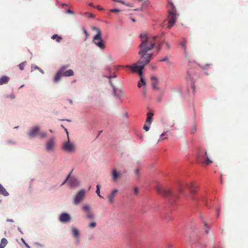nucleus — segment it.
I'll return each instance as SVG.
<instances>
[{
    "instance_id": "1",
    "label": "nucleus",
    "mask_w": 248,
    "mask_h": 248,
    "mask_svg": "<svg viewBox=\"0 0 248 248\" xmlns=\"http://www.w3.org/2000/svg\"><path fill=\"white\" fill-rule=\"evenodd\" d=\"M168 1L170 7L169 10V21L167 27L169 29H170L175 24L178 15L177 14L176 9L170 0H168Z\"/></svg>"
},
{
    "instance_id": "2",
    "label": "nucleus",
    "mask_w": 248,
    "mask_h": 248,
    "mask_svg": "<svg viewBox=\"0 0 248 248\" xmlns=\"http://www.w3.org/2000/svg\"><path fill=\"white\" fill-rule=\"evenodd\" d=\"M141 43L139 46L140 49L146 48V51L151 50L155 46V43L147 36L146 33L140 35Z\"/></svg>"
},
{
    "instance_id": "3",
    "label": "nucleus",
    "mask_w": 248,
    "mask_h": 248,
    "mask_svg": "<svg viewBox=\"0 0 248 248\" xmlns=\"http://www.w3.org/2000/svg\"><path fill=\"white\" fill-rule=\"evenodd\" d=\"M146 48L140 49L139 54L140 55V58L138 61L137 63L140 65H144L146 66L151 61L153 56V53H148L146 51Z\"/></svg>"
},
{
    "instance_id": "4",
    "label": "nucleus",
    "mask_w": 248,
    "mask_h": 248,
    "mask_svg": "<svg viewBox=\"0 0 248 248\" xmlns=\"http://www.w3.org/2000/svg\"><path fill=\"white\" fill-rule=\"evenodd\" d=\"M92 29L96 31L97 34L93 38V42L101 49H104L105 46L102 39V32L101 30L97 27H93Z\"/></svg>"
},
{
    "instance_id": "5",
    "label": "nucleus",
    "mask_w": 248,
    "mask_h": 248,
    "mask_svg": "<svg viewBox=\"0 0 248 248\" xmlns=\"http://www.w3.org/2000/svg\"><path fill=\"white\" fill-rule=\"evenodd\" d=\"M118 67L130 68L133 73H138L140 78L143 77L142 70L145 67L144 65H137V63H134L132 65H126L124 66L119 65Z\"/></svg>"
},
{
    "instance_id": "6",
    "label": "nucleus",
    "mask_w": 248,
    "mask_h": 248,
    "mask_svg": "<svg viewBox=\"0 0 248 248\" xmlns=\"http://www.w3.org/2000/svg\"><path fill=\"white\" fill-rule=\"evenodd\" d=\"M62 149L68 152H73L75 151V146L74 143L70 141L69 137H68V141L63 143Z\"/></svg>"
},
{
    "instance_id": "7",
    "label": "nucleus",
    "mask_w": 248,
    "mask_h": 248,
    "mask_svg": "<svg viewBox=\"0 0 248 248\" xmlns=\"http://www.w3.org/2000/svg\"><path fill=\"white\" fill-rule=\"evenodd\" d=\"M186 187L189 188L191 193L193 194L196 192L195 189L197 187V186H195L194 182H191L189 185L186 184H181L179 187V191L180 192H182L183 189Z\"/></svg>"
},
{
    "instance_id": "8",
    "label": "nucleus",
    "mask_w": 248,
    "mask_h": 248,
    "mask_svg": "<svg viewBox=\"0 0 248 248\" xmlns=\"http://www.w3.org/2000/svg\"><path fill=\"white\" fill-rule=\"evenodd\" d=\"M156 189L159 194L163 196L168 197L171 195V191L169 188H164L160 185L156 186Z\"/></svg>"
},
{
    "instance_id": "9",
    "label": "nucleus",
    "mask_w": 248,
    "mask_h": 248,
    "mask_svg": "<svg viewBox=\"0 0 248 248\" xmlns=\"http://www.w3.org/2000/svg\"><path fill=\"white\" fill-rule=\"evenodd\" d=\"M85 195V191L83 189L79 191L76 195L74 199V204L76 205L79 203L84 199Z\"/></svg>"
},
{
    "instance_id": "10",
    "label": "nucleus",
    "mask_w": 248,
    "mask_h": 248,
    "mask_svg": "<svg viewBox=\"0 0 248 248\" xmlns=\"http://www.w3.org/2000/svg\"><path fill=\"white\" fill-rule=\"evenodd\" d=\"M55 141L54 138H51L46 142V149L49 152L52 151L55 147Z\"/></svg>"
},
{
    "instance_id": "11",
    "label": "nucleus",
    "mask_w": 248,
    "mask_h": 248,
    "mask_svg": "<svg viewBox=\"0 0 248 248\" xmlns=\"http://www.w3.org/2000/svg\"><path fill=\"white\" fill-rule=\"evenodd\" d=\"M69 67V65H64L62 66L59 69V71L56 73L54 78V81L55 82L58 81L62 76V72L66 69Z\"/></svg>"
},
{
    "instance_id": "12",
    "label": "nucleus",
    "mask_w": 248,
    "mask_h": 248,
    "mask_svg": "<svg viewBox=\"0 0 248 248\" xmlns=\"http://www.w3.org/2000/svg\"><path fill=\"white\" fill-rule=\"evenodd\" d=\"M39 132V127L38 126L32 127L29 131L28 135L30 138H34L38 134Z\"/></svg>"
},
{
    "instance_id": "13",
    "label": "nucleus",
    "mask_w": 248,
    "mask_h": 248,
    "mask_svg": "<svg viewBox=\"0 0 248 248\" xmlns=\"http://www.w3.org/2000/svg\"><path fill=\"white\" fill-rule=\"evenodd\" d=\"M59 218L62 222H68L71 218L68 214L63 213L60 215Z\"/></svg>"
},
{
    "instance_id": "14",
    "label": "nucleus",
    "mask_w": 248,
    "mask_h": 248,
    "mask_svg": "<svg viewBox=\"0 0 248 248\" xmlns=\"http://www.w3.org/2000/svg\"><path fill=\"white\" fill-rule=\"evenodd\" d=\"M151 80L152 81V85L153 89L159 90V88L157 87V85L158 83V79L155 77H152L151 78Z\"/></svg>"
},
{
    "instance_id": "15",
    "label": "nucleus",
    "mask_w": 248,
    "mask_h": 248,
    "mask_svg": "<svg viewBox=\"0 0 248 248\" xmlns=\"http://www.w3.org/2000/svg\"><path fill=\"white\" fill-rule=\"evenodd\" d=\"M118 190L117 189H114L112 192L108 195V201L110 203H112L113 202L114 198L115 197L116 195L118 193Z\"/></svg>"
},
{
    "instance_id": "16",
    "label": "nucleus",
    "mask_w": 248,
    "mask_h": 248,
    "mask_svg": "<svg viewBox=\"0 0 248 248\" xmlns=\"http://www.w3.org/2000/svg\"><path fill=\"white\" fill-rule=\"evenodd\" d=\"M68 183L72 187L77 186L79 184L78 180L75 178H71L69 180Z\"/></svg>"
},
{
    "instance_id": "17",
    "label": "nucleus",
    "mask_w": 248,
    "mask_h": 248,
    "mask_svg": "<svg viewBox=\"0 0 248 248\" xmlns=\"http://www.w3.org/2000/svg\"><path fill=\"white\" fill-rule=\"evenodd\" d=\"M121 174H119L117 171V170L116 169H113L112 171V179L113 181L114 182H116L118 180V178L119 176L121 175Z\"/></svg>"
},
{
    "instance_id": "18",
    "label": "nucleus",
    "mask_w": 248,
    "mask_h": 248,
    "mask_svg": "<svg viewBox=\"0 0 248 248\" xmlns=\"http://www.w3.org/2000/svg\"><path fill=\"white\" fill-rule=\"evenodd\" d=\"M198 161L201 162L202 164H205L206 166L212 162V161L210 160L208 157H207L205 160H203V159L201 158L200 156L198 157Z\"/></svg>"
},
{
    "instance_id": "19",
    "label": "nucleus",
    "mask_w": 248,
    "mask_h": 248,
    "mask_svg": "<svg viewBox=\"0 0 248 248\" xmlns=\"http://www.w3.org/2000/svg\"><path fill=\"white\" fill-rule=\"evenodd\" d=\"M62 76L64 77H70L74 75V72L72 70L69 69L66 70V69L62 72Z\"/></svg>"
},
{
    "instance_id": "20",
    "label": "nucleus",
    "mask_w": 248,
    "mask_h": 248,
    "mask_svg": "<svg viewBox=\"0 0 248 248\" xmlns=\"http://www.w3.org/2000/svg\"><path fill=\"white\" fill-rule=\"evenodd\" d=\"M153 113L152 112H148L147 114V119L146 120V123H148L149 125L151 124L152 122V117L153 116Z\"/></svg>"
},
{
    "instance_id": "21",
    "label": "nucleus",
    "mask_w": 248,
    "mask_h": 248,
    "mask_svg": "<svg viewBox=\"0 0 248 248\" xmlns=\"http://www.w3.org/2000/svg\"><path fill=\"white\" fill-rule=\"evenodd\" d=\"M9 80V78L7 76H2L0 78V85L7 83Z\"/></svg>"
},
{
    "instance_id": "22",
    "label": "nucleus",
    "mask_w": 248,
    "mask_h": 248,
    "mask_svg": "<svg viewBox=\"0 0 248 248\" xmlns=\"http://www.w3.org/2000/svg\"><path fill=\"white\" fill-rule=\"evenodd\" d=\"M0 194L4 196H7L9 195L8 192L1 184H0Z\"/></svg>"
},
{
    "instance_id": "23",
    "label": "nucleus",
    "mask_w": 248,
    "mask_h": 248,
    "mask_svg": "<svg viewBox=\"0 0 248 248\" xmlns=\"http://www.w3.org/2000/svg\"><path fill=\"white\" fill-rule=\"evenodd\" d=\"M86 217V218H87L89 220H93L94 219L95 216H94V215L93 214V213L92 211H90V212L87 213Z\"/></svg>"
},
{
    "instance_id": "24",
    "label": "nucleus",
    "mask_w": 248,
    "mask_h": 248,
    "mask_svg": "<svg viewBox=\"0 0 248 248\" xmlns=\"http://www.w3.org/2000/svg\"><path fill=\"white\" fill-rule=\"evenodd\" d=\"M72 230L74 236L77 238H78L80 236L78 230L76 228H73Z\"/></svg>"
},
{
    "instance_id": "25",
    "label": "nucleus",
    "mask_w": 248,
    "mask_h": 248,
    "mask_svg": "<svg viewBox=\"0 0 248 248\" xmlns=\"http://www.w3.org/2000/svg\"><path fill=\"white\" fill-rule=\"evenodd\" d=\"M8 241L7 240L3 238L1 239L0 244V248H4L6 245L7 244Z\"/></svg>"
},
{
    "instance_id": "26",
    "label": "nucleus",
    "mask_w": 248,
    "mask_h": 248,
    "mask_svg": "<svg viewBox=\"0 0 248 248\" xmlns=\"http://www.w3.org/2000/svg\"><path fill=\"white\" fill-rule=\"evenodd\" d=\"M51 38L53 40L56 39L57 42H60L62 40V37L58 34H54L52 36Z\"/></svg>"
},
{
    "instance_id": "27",
    "label": "nucleus",
    "mask_w": 248,
    "mask_h": 248,
    "mask_svg": "<svg viewBox=\"0 0 248 248\" xmlns=\"http://www.w3.org/2000/svg\"><path fill=\"white\" fill-rule=\"evenodd\" d=\"M82 209L85 212L87 213L91 211L90 210V207L87 204L83 205L82 206Z\"/></svg>"
},
{
    "instance_id": "28",
    "label": "nucleus",
    "mask_w": 248,
    "mask_h": 248,
    "mask_svg": "<svg viewBox=\"0 0 248 248\" xmlns=\"http://www.w3.org/2000/svg\"><path fill=\"white\" fill-rule=\"evenodd\" d=\"M186 41L185 39L184 38L183 42L180 43V45L183 47L185 51L186 50Z\"/></svg>"
},
{
    "instance_id": "29",
    "label": "nucleus",
    "mask_w": 248,
    "mask_h": 248,
    "mask_svg": "<svg viewBox=\"0 0 248 248\" xmlns=\"http://www.w3.org/2000/svg\"><path fill=\"white\" fill-rule=\"evenodd\" d=\"M27 62H24L18 65V67L21 70H23L24 69L25 65H26Z\"/></svg>"
},
{
    "instance_id": "30",
    "label": "nucleus",
    "mask_w": 248,
    "mask_h": 248,
    "mask_svg": "<svg viewBox=\"0 0 248 248\" xmlns=\"http://www.w3.org/2000/svg\"><path fill=\"white\" fill-rule=\"evenodd\" d=\"M192 248H205V246L199 244H195L192 246Z\"/></svg>"
},
{
    "instance_id": "31",
    "label": "nucleus",
    "mask_w": 248,
    "mask_h": 248,
    "mask_svg": "<svg viewBox=\"0 0 248 248\" xmlns=\"http://www.w3.org/2000/svg\"><path fill=\"white\" fill-rule=\"evenodd\" d=\"M96 226V223L95 221H92L89 224V227L90 228H94Z\"/></svg>"
},
{
    "instance_id": "32",
    "label": "nucleus",
    "mask_w": 248,
    "mask_h": 248,
    "mask_svg": "<svg viewBox=\"0 0 248 248\" xmlns=\"http://www.w3.org/2000/svg\"><path fill=\"white\" fill-rule=\"evenodd\" d=\"M38 135L42 138H44L46 137V134L44 132H39Z\"/></svg>"
},
{
    "instance_id": "33",
    "label": "nucleus",
    "mask_w": 248,
    "mask_h": 248,
    "mask_svg": "<svg viewBox=\"0 0 248 248\" xmlns=\"http://www.w3.org/2000/svg\"><path fill=\"white\" fill-rule=\"evenodd\" d=\"M96 193L97 194V195H98V196H99L100 197L102 198V196L100 194V186L99 185H97V186H96Z\"/></svg>"
},
{
    "instance_id": "34",
    "label": "nucleus",
    "mask_w": 248,
    "mask_h": 248,
    "mask_svg": "<svg viewBox=\"0 0 248 248\" xmlns=\"http://www.w3.org/2000/svg\"><path fill=\"white\" fill-rule=\"evenodd\" d=\"M143 129L146 131H148L150 129V125L148 123H146L143 126Z\"/></svg>"
},
{
    "instance_id": "35",
    "label": "nucleus",
    "mask_w": 248,
    "mask_h": 248,
    "mask_svg": "<svg viewBox=\"0 0 248 248\" xmlns=\"http://www.w3.org/2000/svg\"><path fill=\"white\" fill-rule=\"evenodd\" d=\"M135 174H136V178L137 179H139V177H140V170L139 169H137L136 170H135Z\"/></svg>"
},
{
    "instance_id": "36",
    "label": "nucleus",
    "mask_w": 248,
    "mask_h": 248,
    "mask_svg": "<svg viewBox=\"0 0 248 248\" xmlns=\"http://www.w3.org/2000/svg\"><path fill=\"white\" fill-rule=\"evenodd\" d=\"M120 11H121V10L118 9H112L110 10V12L112 13H118Z\"/></svg>"
},
{
    "instance_id": "37",
    "label": "nucleus",
    "mask_w": 248,
    "mask_h": 248,
    "mask_svg": "<svg viewBox=\"0 0 248 248\" xmlns=\"http://www.w3.org/2000/svg\"><path fill=\"white\" fill-rule=\"evenodd\" d=\"M139 192V189H138V187H135L134 188V194H135V195H138Z\"/></svg>"
},
{
    "instance_id": "38",
    "label": "nucleus",
    "mask_w": 248,
    "mask_h": 248,
    "mask_svg": "<svg viewBox=\"0 0 248 248\" xmlns=\"http://www.w3.org/2000/svg\"><path fill=\"white\" fill-rule=\"evenodd\" d=\"M196 125H194L191 129V133L193 134L196 130Z\"/></svg>"
},
{
    "instance_id": "39",
    "label": "nucleus",
    "mask_w": 248,
    "mask_h": 248,
    "mask_svg": "<svg viewBox=\"0 0 248 248\" xmlns=\"http://www.w3.org/2000/svg\"><path fill=\"white\" fill-rule=\"evenodd\" d=\"M160 62H167L168 63H170V62L168 60V58L166 56L164 58L160 60Z\"/></svg>"
},
{
    "instance_id": "40",
    "label": "nucleus",
    "mask_w": 248,
    "mask_h": 248,
    "mask_svg": "<svg viewBox=\"0 0 248 248\" xmlns=\"http://www.w3.org/2000/svg\"><path fill=\"white\" fill-rule=\"evenodd\" d=\"M85 15L88 16L89 17H90V18H93V17H94V16L92 14H90V13H89L88 12L85 13Z\"/></svg>"
},
{
    "instance_id": "41",
    "label": "nucleus",
    "mask_w": 248,
    "mask_h": 248,
    "mask_svg": "<svg viewBox=\"0 0 248 248\" xmlns=\"http://www.w3.org/2000/svg\"><path fill=\"white\" fill-rule=\"evenodd\" d=\"M70 173L68 176L67 177V178H66V179L64 180V181L62 183V186L64 184H65L68 180V179H69V177H70Z\"/></svg>"
},
{
    "instance_id": "42",
    "label": "nucleus",
    "mask_w": 248,
    "mask_h": 248,
    "mask_svg": "<svg viewBox=\"0 0 248 248\" xmlns=\"http://www.w3.org/2000/svg\"><path fill=\"white\" fill-rule=\"evenodd\" d=\"M83 30H84V32L86 35V38L85 39V40H86L87 39L88 37L89 36V34L88 33L87 31L85 29H84Z\"/></svg>"
},
{
    "instance_id": "43",
    "label": "nucleus",
    "mask_w": 248,
    "mask_h": 248,
    "mask_svg": "<svg viewBox=\"0 0 248 248\" xmlns=\"http://www.w3.org/2000/svg\"><path fill=\"white\" fill-rule=\"evenodd\" d=\"M140 81L143 84V85H145L146 84V82L143 78V77H141L140 78Z\"/></svg>"
},
{
    "instance_id": "44",
    "label": "nucleus",
    "mask_w": 248,
    "mask_h": 248,
    "mask_svg": "<svg viewBox=\"0 0 248 248\" xmlns=\"http://www.w3.org/2000/svg\"><path fill=\"white\" fill-rule=\"evenodd\" d=\"M186 78L187 79H190V80H192V78H191L190 74V71H188V72H187Z\"/></svg>"
},
{
    "instance_id": "45",
    "label": "nucleus",
    "mask_w": 248,
    "mask_h": 248,
    "mask_svg": "<svg viewBox=\"0 0 248 248\" xmlns=\"http://www.w3.org/2000/svg\"><path fill=\"white\" fill-rule=\"evenodd\" d=\"M204 226H205V228H204L205 231L207 233H208L209 232V231L208 230V227L207 226V224L205 222H204Z\"/></svg>"
},
{
    "instance_id": "46",
    "label": "nucleus",
    "mask_w": 248,
    "mask_h": 248,
    "mask_svg": "<svg viewBox=\"0 0 248 248\" xmlns=\"http://www.w3.org/2000/svg\"><path fill=\"white\" fill-rule=\"evenodd\" d=\"M165 45H166V48L167 50H170V45L167 43L166 42L165 43Z\"/></svg>"
},
{
    "instance_id": "47",
    "label": "nucleus",
    "mask_w": 248,
    "mask_h": 248,
    "mask_svg": "<svg viewBox=\"0 0 248 248\" xmlns=\"http://www.w3.org/2000/svg\"><path fill=\"white\" fill-rule=\"evenodd\" d=\"M67 14H72V15H74V12H73L72 11H71V10H67L66 12H65Z\"/></svg>"
},
{
    "instance_id": "48",
    "label": "nucleus",
    "mask_w": 248,
    "mask_h": 248,
    "mask_svg": "<svg viewBox=\"0 0 248 248\" xmlns=\"http://www.w3.org/2000/svg\"><path fill=\"white\" fill-rule=\"evenodd\" d=\"M151 68L153 70H155L157 68V66L155 64H152L151 65Z\"/></svg>"
},
{
    "instance_id": "49",
    "label": "nucleus",
    "mask_w": 248,
    "mask_h": 248,
    "mask_svg": "<svg viewBox=\"0 0 248 248\" xmlns=\"http://www.w3.org/2000/svg\"><path fill=\"white\" fill-rule=\"evenodd\" d=\"M34 69H37V70H39L41 72H42V73H43V71H42V70L39 68L38 67V66H34Z\"/></svg>"
},
{
    "instance_id": "50",
    "label": "nucleus",
    "mask_w": 248,
    "mask_h": 248,
    "mask_svg": "<svg viewBox=\"0 0 248 248\" xmlns=\"http://www.w3.org/2000/svg\"><path fill=\"white\" fill-rule=\"evenodd\" d=\"M96 8L100 11L103 10L104 9L103 8L100 7V6H97Z\"/></svg>"
},
{
    "instance_id": "51",
    "label": "nucleus",
    "mask_w": 248,
    "mask_h": 248,
    "mask_svg": "<svg viewBox=\"0 0 248 248\" xmlns=\"http://www.w3.org/2000/svg\"><path fill=\"white\" fill-rule=\"evenodd\" d=\"M6 221H7V222H14V220H13V219H7L6 220Z\"/></svg>"
},
{
    "instance_id": "52",
    "label": "nucleus",
    "mask_w": 248,
    "mask_h": 248,
    "mask_svg": "<svg viewBox=\"0 0 248 248\" xmlns=\"http://www.w3.org/2000/svg\"><path fill=\"white\" fill-rule=\"evenodd\" d=\"M167 139V138H166V137H165V138H161V139H159V140H158V142H159V141H162V140H164V139Z\"/></svg>"
},
{
    "instance_id": "53",
    "label": "nucleus",
    "mask_w": 248,
    "mask_h": 248,
    "mask_svg": "<svg viewBox=\"0 0 248 248\" xmlns=\"http://www.w3.org/2000/svg\"><path fill=\"white\" fill-rule=\"evenodd\" d=\"M65 132H66V134H67V138H68V137H69L68 130H67V129L66 128H65Z\"/></svg>"
},
{
    "instance_id": "54",
    "label": "nucleus",
    "mask_w": 248,
    "mask_h": 248,
    "mask_svg": "<svg viewBox=\"0 0 248 248\" xmlns=\"http://www.w3.org/2000/svg\"><path fill=\"white\" fill-rule=\"evenodd\" d=\"M167 132H164V133H163L162 134H161V137H163L166 134H167Z\"/></svg>"
},
{
    "instance_id": "55",
    "label": "nucleus",
    "mask_w": 248,
    "mask_h": 248,
    "mask_svg": "<svg viewBox=\"0 0 248 248\" xmlns=\"http://www.w3.org/2000/svg\"><path fill=\"white\" fill-rule=\"evenodd\" d=\"M138 87H139V88H140V87H141V83H140V82H139V83H138Z\"/></svg>"
},
{
    "instance_id": "56",
    "label": "nucleus",
    "mask_w": 248,
    "mask_h": 248,
    "mask_svg": "<svg viewBox=\"0 0 248 248\" xmlns=\"http://www.w3.org/2000/svg\"><path fill=\"white\" fill-rule=\"evenodd\" d=\"M169 220H170L172 219V217H169L168 218H167Z\"/></svg>"
},
{
    "instance_id": "57",
    "label": "nucleus",
    "mask_w": 248,
    "mask_h": 248,
    "mask_svg": "<svg viewBox=\"0 0 248 248\" xmlns=\"http://www.w3.org/2000/svg\"><path fill=\"white\" fill-rule=\"evenodd\" d=\"M118 2L122 3L123 4H124V1H123L122 0H119Z\"/></svg>"
},
{
    "instance_id": "58",
    "label": "nucleus",
    "mask_w": 248,
    "mask_h": 248,
    "mask_svg": "<svg viewBox=\"0 0 248 248\" xmlns=\"http://www.w3.org/2000/svg\"><path fill=\"white\" fill-rule=\"evenodd\" d=\"M156 37H157V36H154V37H153L152 39L153 40H155L156 39Z\"/></svg>"
},
{
    "instance_id": "59",
    "label": "nucleus",
    "mask_w": 248,
    "mask_h": 248,
    "mask_svg": "<svg viewBox=\"0 0 248 248\" xmlns=\"http://www.w3.org/2000/svg\"><path fill=\"white\" fill-rule=\"evenodd\" d=\"M89 5H90V6L93 7V3H90V4H89Z\"/></svg>"
},
{
    "instance_id": "60",
    "label": "nucleus",
    "mask_w": 248,
    "mask_h": 248,
    "mask_svg": "<svg viewBox=\"0 0 248 248\" xmlns=\"http://www.w3.org/2000/svg\"><path fill=\"white\" fill-rule=\"evenodd\" d=\"M69 103H70V104H72L73 103V101H72V100L70 99V100H69Z\"/></svg>"
},
{
    "instance_id": "61",
    "label": "nucleus",
    "mask_w": 248,
    "mask_h": 248,
    "mask_svg": "<svg viewBox=\"0 0 248 248\" xmlns=\"http://www.w3.org/2000/svg\"><path fill=\"white\" fill-rule=\"evenodd\" d=\"M161 46V44H159V46H158V50H160V46Z\"/></svg>"
},
{
    "instance_id": "62",
    "label": "nucleus",
    "mask_w": 248,
    "mask_h": 248,
    "mask_svg": "<svg viewBox=\"0 0 248 248\" xmlns=\"http://www.w3.org/2000/svg\"><path fill=\"white\" fill-rule=\"evenodd\" d=\"M143 94H144V96L146 95V91L145 90L143 91Z\"/></svg>"
},
{
    "instance_id": "63",
    "label": "nucleus",
    "mask_w": 248,
    "mask_h": 248,
    "mask_svg": "<svg viewBox=\"0 0 248 248\" xmlns=\"http://www.w3.org/2000/svg\"><path fill=\"white\" fill-rule=\"evenodd\" d=\"M24 243H25V246H26L27 247L29 248V246H28V245L27 244L25 243V242H24Z\"/></svg>"
},
{
    "instance_id": "64",
    "label": "nucleus",
    "mask_w": 248,
    "mask_h": 248,
    "mask_svg": "<svg viewBox=\"0 0 248 248\" xmlns=\"http://www.w3.org/2000/svg\"><path fill=\"white\" fill-rule=\"evenodd\" d=\"M131 19H132V21L134 22H135L136 21V20L134 18H132Z\"/></svg>"
}]
</instances>
